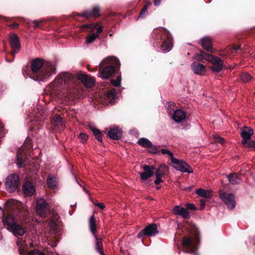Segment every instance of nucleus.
<instances>
[{
    "label": "nucleus",
    "instance_id": "1",
    "mask_svg": "<svg viewBox=\"0 0 255 255\" xmlns=\"http://www.w3.org/2000/svg\"><path fill=\"white\" fill-rule=\"evenodd\" d=\"M77 80L80 81L87 88H91L95 85V80L88 75L83 73H78L73 75L67 72L59 74L53 82L50 84L49 89L52 94L58 95V91L63 88V85L70 86L74 84Z\"/></svg>",
    "mask_w": 255,
    "mask_h": 255
},
{
    "label": "nucleus",
    "instance_id": "2",
    "mask_svg": "<svg viewBox=\"0 0 255 255\" xmlns=\"http://www.w3.org/2000/svg\"><path fill=\"white\" fill-rule=\"evenodd\" d=\"M31 74L30 77L35 81H46L56 72V65L50 61L36 58L30 63Z\"/></svg>",
    "mask_w": 255,
    "mask_h": 255
},
{
    "label": "nucleus",
    "instance_id": "3",
    "mask_svg": "<svg viewBox=\"0 0 255 255\" xmlns=\"http://www.w3.org/2000/svg\"><path fill=\"white\" fill-rule=\"evenodd\" d=\"M15 206L7 204L6 211H2V221L4 227L15 237L22 236L25 230L14 217Z\"/></svg>",
    "mask_w": 255,
    "mask_h": 255
},
{
    "label": "nucleus",
    "instance_id": "4",
    "mask_svg": "<svg viewBox=\"0 0 255 255\" xmlns=\"http://www.w3.org/2000/svg\"><path fill=\"white\" fill-rule=\"evenodd\" d=\"M119 60L114 56L104 58L99 65V77L102 79H108L113 77L120 68Z\"/></svg>",
    "mask_w": 255,
    "mask_h": 255
},
{
    "label": "nucleus",
    "instance_id": "5",
    "mask_svg": "<svg viewBox=\"0 0 255 255\" xmlns=\"http://www.w3.org/2000/svg\"><path fill=\"white\" fill-rule=\"evenodd\" d=\"M152 39L156 42L162 41L160 48L162 51H170L173 46V39L169 32L163 27L155 28L151 33Z\"/></svg>",
    "mask_w": 255,
    "mask_h": 255
},
{
    "label": "nucleus",
    "instance_id": "6",
    "mask_svg": "<svg viewBox=\"0 0 255 255\" xmlns=\"http://www.w3.org/2000/svg\"><path fill=\"white\" fill-rule=\"evenodd\" d=\"M194 58L197 61L204 60L211 62L212 65L210 68L214 72H219L223 68V61L220 58L207 53L202 50H200L199 53L195 55Z\"/></svg>",
    "mask_w": 255,
    "mask_h": 255
},
{
    "label": "nucleus",
    "instance_id": "7",
    "mask_svg": "<svg viewBox=\"0 0 255 255\" xmlns=\"http://www.w3.org/2000/svg\"><path fill=\"white\" fill-rule=\"evenodd\" d=\"M161 152L163 154H167L170 157L173 167L177 170L182 172L192 173L193 170L191 166L182 160H179L173 156V154L170 150L166 149H161Z\"/></svg>",
    "mask_w": 255,
    "mask_h": 255
},
{
    "label": "nucleus",
    "instance_id": "8",
    "mask_svg": "<svg viewBox=\"0 0 255 255\" xmlns=\"http://www.w3.org/2000/svg\"><path fill=\"white\" fill-rule=\"evenodd\" d=\"M32 148V141L31 139L27 137L21 147L19 148L16 154V164L18 167L24 166L25 162L27 158V151Z\"/></svg>",
    "mask_w": 255,
    "mask_h": 255
},
{
    "label": "nucleus",
    "instance_id": "9",
    "mask_svg": "<svg viewBox=\"0 0 255 255\" xmlns=\"http://www.w3.org/2000/svg\"><path fill=\"white\" fill-rule=\"evenodd\" d=\"M9 44L11 48L9 55L12 56V59H9L8 56H5V59L7 62L10 63L13 61L15 55L20 51L21 48L20 40L17 35L14 33H12L10 35Z\"/></svg>",
    "mask_w": 255,
    "mask_h": 255
},
{
    "label": "nucleus",
    "instance_id": "10",
    "mask_svg": "<svg viewBox=\"0 0 255 255\" xmlns=\"http://www.w3.org/2000/svg\"><path fill=\"white\" fill-rule=\"evenodd\" d=\"M99 23L96 22L95 23L87 24L84 25V27L86 29H90L91 32H93L96 28L97 31L95 33L88 35L86 38V43L89 44L93 43L94 41L99 36V34L102 32L103 26H99Z\"/></svg>",
    "mask_w": 255,
    "mask_h": 255
},
{
    "label": "nucleus",
    "instance_id": "11",
    "mask_svg": "<svg viewBox=\"0 0 255 255\" xmlns=\"http://www.w3.org/2000/svg\"><path fill=\"white\" fill-rule=\"evenodd\" d=\"M35 208L38 216L45 217L50 210V207L44 199L39 198L36 201Z\"/></svg>",
    "mask_w": 255,
    "mask_h": 255
},
{
    "label": "nucleus",
    "instance_id": "12",
    "mask_svg": "<svg viewBox=\"0 0 255 255\" xmlns=\"http://www.w3.org/2000/svg\"><path fill=\"white\" fill-rule=\"evenodd\" d=\"M219 194L221 200L230 209H233L235 208L236 203L234 194L226 193L223 190H220L219 191Z\"/></svg>",
    "mask_w": 255,
    "mask_h": 255
},
{
    "label": "nucleus",
    "instance_id": "13",
    "mask_svg": "<svg viewBox=\"0 0 255 255\" xmlns=\"http://www.w3.org/2000/svg\"><path fill=\"white\" fill-rule=\"evenodd\" d=\"M19 176L16 173L10 174L6 178V188L10 192H13L17 189L19 186Z\"/></svg>",
    "mask_w": 255,
    "mask_h": 255
},
{
    "label": "nucleus",
    "instance_id": "14",
    "mask_svg": "<svg viewBox=\"0 0 255 255\" xmlns=\"http://www.w3.org/2000/svg\"><path fill=\"white\" fill-rule=\"evenodd\" d=\"M72 16L76 18L77 16H80L89 19L90 17H94L97 18L100 16V8L98 6H95L92 9H89L83 11L81 13L73 12Z\"/></svg>",
    "mask_w": 255,
    "mask_h": 255
},
{
    "label": "nucleus",
    "instance_id": "15",
    "mask_svg": "<svg viewBox=\"0 0 255 255\" xmlns=\"http://www.w3.org/2000/svg\"><path fill=\"white\" fill-rule=\"evenodd\" d=\"M158 231L157 230V225L154 223L150 224L145 227L143 230H141L137 235L138 238H141L144 236L151 237L155 236L157 234Z\"/></svg>",
    "mask_w": 255,
    "mask_h": 255
},
{
    "label": "nucleus",
    "instance_id": "16",
    "mask_svg": "<svg viewBox=\"0 0 255 255\" xmlns=\"http://www.w3.org/2000/svg\"><path fill=\"white\" fill-rule=\"evenodd\" d=\"M182 245L185 249L183 252L186 253H194L198 249L196 245L190 237H183Z\"/></svg>",
    "mask_w": 255,
    "mask_h": 255
},
{
    "label": "nucleus",
    "instance_id": "17",
    "mask_svg": "<svg viewBox=\"0 0 255 255\" xmlns=\"http://www.w3.org/2000/svg\"><path fill=\"white\" fill-rule=\"evenodd\" d=\"M144 172H139L140 178L143 181H146L152 177L154 174L155 167L153 165H147L144 164L142 166Z\"/></svg>",
    "mask_w": 255,
    "mask_h": 255
},
{
    "label": "nucleus",
    "instance_id": "18",
    "mask_svg": "<svg viewBox=\"0 0 255 255\" xmlns=\"http://www.w3.org/2000/svg\"><path fill=\"white\" fill-rule=\"evenodd\" d=\"M173 213L176 215H180L185 219L190 218V213L187 209L180 206H176L173 209Z\"/></svg>",
    "mask_w": 255,
    "mask_h": 255
},
{
    "label": "nucleus",
    "instance_id": "19",
    "mask_svg": "<svg viewBox=\"0 0 255 255\" xmlns=\"http://www.w3.org/2000/svg\"><path fill=\"white\" fill-rule=\"evenodd\" d=\"M203 48L208 52L213 53L212 39L209 37H205L200 40Z\"/></svg>",
    "mask_w": 255,
    "mask_h": 255
},
{
    "label": "nucleus",
    "instance_id": "20",
    "mask_svg": "<svg viewBox=\"0 0 255 255\" xmlns=\"http://www.w3.org/2000/svg\"><path fill=\"white\" fill-rule=\"evenodd\" d=\"M24 194L27 196H32L35 192V188L32 183L29 181L24 182L22 186Z\"/></svg>",
    "mask_w": 255,
    "mask_h": 255
},
{
    "label": "nucleus",
    "instance_id": "21",
    "mask_svg": "<svg viewBox=\"0 0 255 255\" xmlns=\"http://www.w3.org/2000/svg\"><path fill=\"white\" fill-rule=\"evenodd\" d=\"M191 68L193 72L198 75H202L206 72L205 66L201 63L194 62L191 64Z\"/></svg>",
    "mask_w": 255,
    "mask_h": 255
},
{
    "label": "nucleus",
    "instance_id": "22",
    "mask_svg": "<svg viewBox=\"0 0 255 255\" xmlns=\"http://www.w3.org/2000/svg\"><path fill=\"white\" fill-rule=\"evenodd\" d=\"M108 135L112 139L119 140L122 136V131L118 128H111L108 131Z\"/></svg>",
    "mask_w": 255,
    "mask_h": 255
},
{
    "label": "nucleus",
    "instance_id": "23",
    "mask_svg": "<svg viewBox=\"0 0 255 255\" xmlns=\"http://www.w3.org/2000/svg\"><path fill=\"white\" fill-rule=\"evenodd\" d=\"M173 120L176 123H180L186 117V114L182 110H175L172 116Z\"/></svg>",
    "mask_w": 255,
    "mask_h": 255
},
{
    "label": "nucleus",
    "instance_id": "24",
    "mask_svg": "<svg viewBox=\"0 0 255 255\" xmlns=\"http://www.w3.org/2000/svg\"><path fill=\"white\" fill-rule=\"evenodd\" d=\"M185 224H186V226H185L186 229L191 234L194 235L195 236V239L197 240L199 232L197 227L194 224H193L187 221L185 222Z\"/></svg>",
    "mask_w": 255,
    "mask_h": 255
},
{
    "label": "nucleus",
    "instance_id": "25",
    "mask_svg": "<svg viewBox=\"0 0 255 255\" xmlns=\"http://www.w3.org/2000/svg\"><path fill=\"white\" fill-rule=\"evenodd\" d=\"M253 133L254 130L252 128L245 127L241 132V135L243 139H250Z\"/></svg>",
    "mask_w": 255,
    "mask_h": 255
},
{
    "label": "nucleus",
    "instance_id": "26",
    "mask_svg": "<svg viewBox=\"0 0 255 255\" xmlns=\"http://www.w3.org/2000/svg\"><path fill=\"white\" fill-rule=\"evenodd\" d=\"M106 97L110 99L109 102L112 105L115 104L116 99L118 98L116 90L112 89L107 91Z\"/></svg>",
    "mask_w": 255,
    "mask_h": 255
},
{
    "label": "nucleus",
    "instance_id": "27",
    "mask_svg": "<svg viewBox=\"0 0 255 255\" xmlns=\"http://www.w3.org/2000/svg\"><path fill=\"white\" fill-rule=\"evenodd\" d=\"M154 173L155 175L159 174L163 177L168 173V167L165 164L161 165L158 168H155Z\"/></svg>",
    "mask_w": 255,
    "mask_h": 255
},
{
    "label": "nucleus",
    "instance_id": "28",
    "mask_svg": "<svg viewBox=\"0 0 255 255\" xmlns=\"http://www.w3.org/2000/svg\"><path fill=\"white\" fill-rule=\"evenodd\" d=\"M228 180L230 183L233 185L239 184L241 179L236 173H233L228 176Z\"/></svg>",
    "mask_w": 255,
    "mask_h": 255
},
{
    "label": "nucleus",
    "instance_id": "29",
    "mask_svg": "<svg viewBox=\"0 0 255 255\" xmlns=\"http://www.w3.org/2000/svg\"><path fill=\"white\" fill-rule=\"evenodd\" d=\"M51 124L55 127L60 125L63 127L64 125L63 118L59 115H55L51 120Z\"/></svg>",
    "mask_w": 255,
    "mask_h": 255
},
{
    "label": "nucleus",
    "instance_id": "30",
    "mask_svg": "<svg viewBox=\"0 0 255 255\" xmlns=\"http://www.w3.org/2000/svg\"><path fill=\"white\" fill-rule=\"evenodd\" d=\"M88 128L92 130L96 139L102 143V134L100 129L94 128L91 125H89Z\"/></svg>",
    "mask_w": 255,
    "mask_h": 255
},
{
    "label": "nucleus",
    "instance_id": "31",
    "mask_svg": "<svg viewBox=\"0 0 255 255\" xmlns=\"http://www.w3.org/2000/svg\"><path fill=\"white\" fill-rule=\"evenodd\" d=\"M196 193L197 195L203 198H211L212 196L211 191L206 190L202 188L198 189Z\"/></svg>",
    "mask_w": 255,
    "mask_h": 255
},
{
    "label": "nucleus",
    "instance_id": "32",
    "mask_svg": "<svg viewBox=\"0 0 255 255\" xmlns=\"http://www.w3.org/2000/svg\"><path fill=\"white\" fill-rule=\"evenodd\" d=\"M96 240L95 249L101 255H105L103 249V240L102 238H98L96 235L94 236Z\"/></svg>",
    "mask_w": 255,
    "mask_h": 255
},
{
    "label": "nucleus",
    "instance_id": "33",
    "mask_svg": "<svg viewBox=\"0 0 255 255\" xmlns=\"http://www.w3.org/2000/svg\"><path fill=\"white\" fill-rule=\"evenodd\" d=\"M137 143L144 148H149L150 146H152V142L147 138L145 137L140 138L138 140Z\"/></svg>",
    "mask_w": 255,
    "mask_h": 255
},
{
    "label": "nucleus",
    "instance_id": "34",
    "mask_svg": "<svg viewBox=\"0 0 255 255\" xmlns=\"http://www.w3.org/2000/svg\"><path fill=\"white\" fill-rule=\"evenodd\" d=\"M89 227L90 230L92 233V234L94 235V236H95L96 232L97 231V227H96V219L94 217V215L91 216L89 219Z\"/></svg>",
    "mask_w": 255,
    "mask_h": 255
},
{
    "label": "nucleus",
    "instance_id": "35",
    "mask_svg": "<svg viewBox=\"0 0 255 255\" xmlns=\"http://www.w3.org/2000/svg\"><path fill=\"white\" fill-rule=\"evenodd\" d=\"M47 183L48 187L51 189H54L56 186V180L50 175L48 177Z\"/></svg>",
    "mask_w": 255,
    "mask_h": 255
},
{
    "label": "nucleus",
    "instance_id": "36",
    "mask_svg": "<svg viewBox=\"0 0 255 255\" xmlns=\"http://www.w3.org/2000/svg\"><path fill=\"white\" fill-rule=\"evenodd\" d=\"M122 77L121 75H119L117 77L116 80L112 79L111 80V83L115 87H119L121 84Z\"/></svg>",
    "mask_w": 255,
    "mask_h": 255
},
{
    "label": "nucleus",
    "instance_id": "37",
    "mask_svg": "<svg viewBox=\"0 0 255 255\" xmlns=\"http://www.w3.org/2000/svg\"><path fill=\"white\" fill-rule=\"evenodd\" d=\"M210 198H204L203 199H201L200 200V210H202L205 208V206L206 205H208L209 202V200Z\"/></svg>",
    "mask_w": 255,
    "mask_h": 255
},
{
    "label": "nucleus",
    "instance_id": "38",
    "mask_svg": "<svg viewBox=\"0 0 255 255\" xmlns=\"http://www.w3.org/2000/svg\"><path fill=\"white\" fill-rule=\"evenodd\" d=\"M241 80L244 82H248L252 79V76L248 73H243L241 76Z\"/></svg>",
    "mask_w": 255,
    "mask_h": 255
},
{
    "label": "nucleus",
    "instance_id": "39",
    "mask_svg": "<svg viewBox=\"0 0 255 255\" xmlns=\"http://www.w3.org/2000/svg\"><path fill=\"white\" fill-rule=\"evenodd\" d=\"M44 22V20H35L32 21V23L34 24L33 27L35 29L42 28L41 24Z\"/></svg>",
    "mask_w": 255,
    "mask_h": 255
},
{
    "label": "nucleus",
    "instance_id": "40",
    "mask_svg": "<svg viewBox=\"0 0 255 255\" xmlns=\"http://www.w3.org/2000/svg\"><path fill=\"white\" fill-rule=\"evenodd\" d=\"M148 7V5L147 4H146L143 6V8L141 9L140 12L139 18H143L145 16V13L147 12Z\"/></svg>",
    "mask_w": 255,
    "mask_h": 255
},
{
    "label": "nucleus",
    "instance_id": "41",
    "mask_svg": "<svg viewBox=\"0 0 255 255\" xmlns=\"http://www.w3.org/2000/svg\"><path fill=\"white\" fill-rule=\"evenodd\" d=\"M88 137V135L84 133H81L79 135V138L81 140L82 143H85L86 142Z\"/></svg>",
    "mask_w": 255,
    "mask_h": 255
},
{
    "label": "nucleus",
    "instance_id": "42",
    "mask_svg": "<svg viewBox=\"0 0 255 255\" xmlns=\"http://www.w3.org/2000/svg\"><path fill=\"white\" fill-rule=\"evenodd\" d=\"M28 255H45L44 253H41L40 251L33 250L32 251H30L28 253Z\"/></svg>",
    "mask_w": 255,
    "mask_h": 255
},
{
    "label": "nucleus",
    "instance_id": "43",
    "mask_svg": "<svg viewBox=\"0 0 255 255\" xmlns=\"http://www.w3.org/2000/svg\"><path fill=\"white\" fill-rule=\"evenodd\" d=\"M149 152L153 154H157L158 152L157 148L152 144V146L149 147Z\"/></svg>",
    "mask_w": 255,
    "mask_h": 255
},
{
    "label": "nucleus",
    "instance_id": "44",
    "mask_svg": "<svg viewBox=\"0 0 255 255\" xmlns=\"http://www.w3.org/2000/svg\"><path fill=\"white\" fill-rule=\"evenodd\" d=\"M155 176H156V179L154 180V182L155 184L158 185L160 183L163 182V180L161 179V178L162 177L160 176V175L159 174L155 175Z\"/></svg>",
    "mask_w": 255,
    "mask_h": 255
},
{
    "label": "nucleus",
    "instance_id": "45",
    "mask_svg": "<svg viewBox=\"0 0 255 255\" xmlns=\"http://www.w3.org/2000/svg\"><path fill=\"white\" fill-rule=\"evenodd\" d=\"M187 210H195L196 208L193 204L188 203L186 204Z\"/></svg>",
    "mask_w": 255,
    "mask_h": 255
},
{
    "label": "nucleus",
    "instance_id": "46",
    "mask_svg": "<svg viewBox=\"0 0 255 255\" xmlns=\"http://www.w3.org/2000/svg\"><path fill=\"white\" fill-rule=\"evenodd\" d=\"M7 25L12 29H16L19 26V24L17 22H13L11 24H7Z\"/></svg>",
    "mask_w": 255,
    "mask_h": 255
},
{
    "label": "nucleus",
    "instance_id": "47",
    "mask_svg": "<svg viewBox=\"0 0 255 255\" xmlns=\"http://www.w3.org/2000/svg\"><path fill=\"white\" fill-rule=\"evenodd\" d=\"M215 140L217 142L220 143L221 144H224L225 142V139L219 136L216 137Z\"/></svg>",
    "mask_w": 255,
    "mask_h": 255
},
{
    "label": "nucleus",
    "instance_id": "48",
    "mask_svg": "<svg viewBox=\"0 0 255 255\" xmlns=\"http://www.w3.org/2000/svg\"><path fill=\"white\" fill-rule=\"evenodd\" d=\"M240 48V46L238 45H234L233 46V49L231 51L232 53H234Z\"/></svg>",
    "mask_w": 255,
    "mask_h": 255
},
{
    "label": "nucleus",
    "instance_id": "49",
    "mask_svg": "<svg viewBox=\"0 0 255 255\" xmlns=\"http://www.w3.org/2000/svg\"><path fill=\"white\" fill-rule=\"evenodd\" d=\"M248 147L255 148V141H250L248 142Z\"/></svg>",
    "mask_w": 255,
    "mask_h": 255
},
{
    "label": "nucleus",
    "instance_id": "50",
    "mask_svg": "<svg viewBox=\"0 0 255 255\" xmlns=\"http://www.w3.org/2000/svg\"><path fill=\"white\" fill-rule=\"evenodd\" d=\"M95 205L102 210H103L105 208V206L103 203H97L95 204Z\"/></svg>",
    "mask_w": 255,
    "mask_h": 255
},
{
    "label": "nucleus",
    "instance_id": "51",
    "mask_svg": "<svg viewBox=\"0 0 255 255\" xmlns=\"http://www.w3.org/2000/svg\"><path fill=\"white\" fill-rule=\"evenodd\" d=\"M5 88L2 85L0 84V95L2 94V92L4 91Z\"/></svg>",
    "mask_w": 255,
    "mask_h": 255
},
{
    "label": "nucleus",
    "instance_id": "52",
    "mask_svg": "<svg viewBox=\"0 0 255 255\" xmlns=\"http://www.w3.org/2000/svg\"><path fill=\"white\" fill-rule=\"evenodd\" d=\"M49 244L50 245L51 247H55L57 246V241H52L50 243H49Z\"/></svg>",
    "mask_w": 255,
    "mask_h": 255
},
{
    "label": "nucleus",
    "instance_id": "53",
    "mask_svg": "<svg viewBox=\"0 0 255 255\" xmlns=\"http://www.w3.org/2000/svg\"><path fill=\"white\" fill-rule=\"evenodd\" d=\"M162 0H154V4L156 6H158L160 4L161 1Z\"/></svg>",
    "mask_w": 255,
    "mask_h": 255
},
{
    "label": "nucleus",
    "instance_id": "54",
    "mask_svg": "<svg viewBox=\"0 0 255 255\" xmlns=\"http://www.w3.org/2000/svg\"><path fill=\"white\" fill-rule=\"evenodd\" d=\"M248 139H244L242 141V144H244V145H245L246 144L248 143V142L247 141Z\"/></svg>",
    "mask_w": 255,
    "mask_h": 255
},
{
    "label": "nucleus",
    "instance_id": "55",
    "mask_svg": "<svg viewBox=\"0 0 255 255\" xmlns=\"http://www.w3.org/2000/svg\"><path fill=\"white\" fill-rule=\"evenodd\" d=\"M9 54L10 52L8 54H6V56H8V58L9 59H12V56H10Z\"/></svg>",
    "mask_w": 255,
    "mask_h": 255
},
{
    "label": "nucleus",
    "instance_id": "56",
    "mask_svg": "<svg viewBox=\"0 0 255 255\" xmlns=\"http://www.w3.org/2000/svg\"><path fill=\"white\" fill-rule=\"evenodd\" d=\"M19 252H20V254L21 255H24V251L23 250H20L19 251Z\"/></svg>",
    "mask_w": 255,
    "mask_h": 255
},
{
    "label": "nucleus",
    "instance_id": "57",
    "mask_svg": "<svg viewBox=\"0 0 255 255\" xmlns=\"http://www.w3.org/2000/svg\"><path fill=\"white\" fill-rule=\"evenodd\" d=\"M89 66H89V65H88V66H87V68L88 69V70H89V71H91V69L89 68Z\"/></svg>",
    "mask_w": 255,
    "mask_h": 255
},
{
    "label": "nucleus",
    "instance_id": "58",
    "mask_svg": "<svg viewBox=\"0 0 255 255\" xmlns=\"http://www.w3.org/2000/svg\"><path fill=\"white\" fill-rule=\"evenodd\" d=\"M160 188V186H157V187H156V189H157V190H159Z\"/></svg>",
    "mask_w": 255,
    "mask_h": 255
},
{
    "label": "nucleus",
    "instance_id": "59",
    "mask_svg": "<svg viewBox=\"0 0 255 255\" xmlns=\"http://www.w3.org/2000/svg\"><path fill=\"white\" fill-rule=\"evenodd\" d=\"M55 218H59V216H58V215H55Z\"/></svg>",
    "mask_w": 255,
    "mask_h": 255
},
{
    "label": "nucleus",
    "instance_id": "60",
    "mask_svg": "<svg viewBox=\"0 0 255 255\" xmlns=\"http://www.w3.org/2000/svg\"><path fill=\"white\" fill-rule=\"evenodd\" d=\"M97 69H98V67H96L95 68V71H96Z\"/></svg>",
    "mask_w": 255,
    "mask_h": 255
},
{
    "label": "nucleus",
    "instance_id": "61",
    "mask_svg": "<svg viewBox=\"0 0 255 255\" xmlns=\"http://www.w3.org/2000/svg\"><path fill=\"white\" fill-rule=\"evenodd\" d=\"M0 210H1L2 211H3V210H2L1 207H0Z\"/></svg>",
    "mask_w": 255,
    "mask_h": 255
},
{
    "label": "nucleus",
    "instance_id": "62",
    "mask_svg": "<svg viewBox=\"0 0 255 255\" xmlns=\"http://www.w3.org/2000/svg\"><path fill=\"white\" fill-rule=\"evenodd\" d=\"M194 255H198V254L195 253V254H194Z\"/></svg>",
    "mask_w": 255,
    "mask_h": 255
},
{
    "label": "nucleus",
    "instance_id": "63",
    "mask_svg": "<svg viewBox=\"0 0 255 255\" xmlns=\"http://www.w3.org/2000/svg\"><path fill=\"white\" fill-rule=\"evenodd\" d=\"M6 19V21H7V18H5Z\"/></svg>",
    "mask_w": 255,
    "mask_h": 255
},
{
    "label": "nucleus",
    "instance_id": "64",
    "mask_svg": "<svg viewBox=\"0 0 255 255\" xmlns=\"http://www.w3.org/2000/svg\"><path fill=\"white\" fill-rule=\"evenodd\" d=\"M201 61H202V62H204V61H203V60H202Z\"/></svg>",
    "mask_w": 255,
    "mask_h": 255
}]
</instances>
